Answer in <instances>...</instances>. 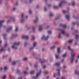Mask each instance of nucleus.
<instances>
[{
	"label": "nucleus",
	"mask_w": 79,
	"mask_h": 79,
	"mask_svg": "<svg viewBox=\"0 0 79 79\" xmlns=\"http://www.w3.org/2000/svg\"><path fill=\"white\" fill-rule=\"evenodd\" d=\"M17 36H18V35L13 34L12 35V36L10 37V39H12L13 38L16 37H17Z\"/></svg>",
	"instance_id": "6e6552de"
},
{
	"label": "nucleus",
	"mask_w": 79,
	"mask_h": 79,
	"mask_svg": "<svg viewBox=\"0 0 79 79\" xmlns=\"http://www.w3.org/2000/svg\"><path fill=\"white\" fill-rule=\"evenodd\" d=\"M57 71L58 72L57 73L58 75L59 76H60V69H57Z\"/></svg>",
	"instance_id": "f3484780"
},
{
	"label": "nucleus",
	"mask_w": 79,
	"mask_h": 79,
	"mask_svg": "<svg viewBox=\"0 0 79 79\" xmlns=\"http://www.w3.org/2000/svg\"><path fill=\"white\" fill-rule=\"evenodd\" d=\"M37 43L36 42L34 43L33 44L34 47L31 48H30V50H33V49L34 48V47H36V45H37Z\"/></svg>",
	"instance_id": "0eeeda50"
},
{
	"label": "nucleus",
	"mask_w": 79,
	"mask_h": 79,
	"mask_svg": "<svg viewBox=\"0 0 79 79\" xmlns=\"http://www.w3.org/2000/svg\"><path fill=\"white\" fill-rule=\"evenodd\" d=\"M18 31V27H16L15 28V32H17Z\"/></svg>",
	"instance_id": "2f4dec72"
},
{
	"label": "nucleus",
	"mask_w": 79,
	"mask_h": 79,
	"mask_svg": "<svg viewBox=\"0 0 79 79\" xmlns=\"http://www.w3.org/2000/svg\"><path fill=\"white\" fill-rule=\"evenodd\" d=\"M25 69L26 70H28L29 69V68H28V67H26L25 68Z\"/></svg>",
	"instance_id": "69168bd1"
},
{
	"label": "nucleus",
	"mask_w": 79,
	"mask_h": 79,
	"mask_svg": "<svg viewBox=\"0 0 79 79\" xmlns=\"http://www.w3.org/2000/svg\"><path fill=\"white\" fill-rule=\"evenodd\" d=\"M29 13H30V14H31V13H32V11L31 10H30L29 11Z\"/></svg>",
	"instance_id": "0e129e2a"
},
{
	"label": "nucleus",
	"mask_w": 79,
	"mask_h": 79,
	"mask_svg": "<svg viewBox=\"0 0 79 79\" xmlns=\"http://www.w3.org/2000/svg\"><path fill=\"white\" fill-rule=\"evenodd\" d=\"M6 75H4V76L2 77L3 79H5V78H6Z\"/></svg>",
	"instance_id": "3c124183"
},
{
	"label": "nucleus",
	"mask_w": 79,
	"mask_h": 79,
	"mask_svg": "<svg viewBox=\"0 0 79 79\" xmlns=\"http://www.w3.org/2000/svg\"><path fill=\"white\" fill-rule=\"evenodd\" d=\"M60 47L58 48H57V52L58 53H60Z\"/></svg>",
	"instance_id": "412c9836"
},
{
	"label": "nucleus",
	"mask_w": 79,
	"mask_h": 79,
	"mask_svg": "<svg viewBox=\"0 0 79 79\" xmlns=\"http://www.w3.org/2000/svg\"><path fill=\"white\" fill-rule=\"evenodd\" d=\"M46 68V66L45 65H44L43 67V69H45V68Z\"/></svg>",
	"instance_id": "052dcab7"
},
{
	"label": "nucleus",
	"mask_w": 79,
	"mask_h": 79,
	"mask_svg": "<svg viewBox=\"0 0 79 79\" xmlns=\"http://www.w3.org/2000/svg\"><path fill=\"white\" fill-rule=\"evenodd\" d=\"M48 34H52V31H48Z\"/></svg>",
	"instance_id": "c9c22d12"
},
{
	"label": "nucleus",
	"mask_w": 79,
	"mask_h": 79,
	"mask_svg": "<svg viewBox=\"0 0 79 79\" xmlns=\"http://www.w3.org/2000/svg\"><path fill=\"white\" fill-rule=\"evenodd\" d=\"M34 71H33L31 72L30 74H34Z\"/></svg>",
	"instance_id": "37998d69"
},
{
	"label": "nucleus",
	"mask_w": 79,
	"mask_h": 79,
	"mask_svg": "<svg viewBox=\"0 0 79 79\" xmlns=\"http://www.w3.org/2000/svg\"><path fill=\"white\" fill-rule=\"evenodd\" d=\"M63 13H68V11L66 10H63Z\"/></svg>",
	"instance_id": "09e8293b"
},
{
	"label": "nucleus",
	"mask_w": 79,
	"mask_h": 79,
	"mask_svg": "<svg viewBox=\"0 0 79 79\" xmlns=\"http://www.w3.org/2000/svg\"><path fill=\"white\" fill-rule=\"evenodd\" d=\"M43 27L42 25H40L39 27V31H42L43 30Z\"/></svg>",
	"instance_id": "9b49d317"
},
{
	"label": "nucleus",
	"mask_w": 79,
	"mask_h": 79,
	"mask_svg": "<svg viewBox=\"0 0 79 79\" xmlns=\"http://www.w3.org/2000/svg\"><path fill=\"white\" fill-rule=\"evenodd\" d=\"M60 26H61V27H63V28H66V24L63 25L62 24H60Z\"/></svg>",
	"instance_id": "f8f14e48"
},
{
	"label": "nucleus",
	"mask_w": 79,
	"mask_h": 79,
	"mask_svg": "<svg viewBox=\"0 0 79 79\" xmlns=\"http://www.w3.org/2000/svg\"><path fill=\"white\" fill-rule=\"evenodd\" d=\"M16 62L14 61L12 62V64H13V65H15V64H16Z\"/></svg>",
	"instance_id": "4c0bfd02"
},
{
	"label": "nucleus",
	"mask_w": 79,
	"mask_h": 79,
	"mask_svg": "<svg viewBox=\"0 0 79 79\" xmlns=\"http://www.w3.org/2000/svg\"><path fill=\"white\" fill-rule=\"evenodd\" d=\"M2 57L3 58H6V57H7V56L6 55H3L2 56Z\"/></svg>",
	"instance_id": "ea45409f"
},
{
	"label": "nucleus",
	"mask_w": 79,
	"mask_h": 79,
	"mask_svg": "<svg viewBox=\"0 0 79 79\" xmlns=\"http://www.w3.org/2000/svg\"><path fill=\"white\" fill-rule=\"evenodd\" d=\"M32 29H33V31L34 32L35 31V27H33Z\"/></svg>",
	"instance_id": "49530a36"
},
{
	"label": "nucleus",
	"mask_w": 79,
	"mask_h": 79,
	"mask_svg": "<svg viewBox=\"0 0 79 79\" xmlns=\"http://www.w3.org/2000/svg\"><path fill=\"white\" fill-rule=\"evenodd\" d=\"M55 57L56 59H58V58H59V55H58L57 54L55 55Z\"/></svg>",
	"instance_id": "a878e982"
},
{
	"label": "nucleus",
	"mask_w": 79,
	"mask_h": 79,
	"mask_svg": "<svg viewBox=\"0 0 79 79\" xmlns=\"http://www.w3.org/2000/svg\"><path fill=\"white\" fill-rule=\"evenodd\" d=\"M72 5L73 6H74V5H75V2H74V1H73L72 2Z\"/></svg>",
	"instance_id": "72a5a7b5"
},
{
	"label": "nucleus",
	"mask_w": 79,
	"mask_h": 79,
	"mask_svg": "<svg viewBox=\"0 0 79 79\" xmlns=\"http://www.w3.org/2000/svg\"><path fill=\"white\" fill-rule=\"evenodd\" d=\"M55 48V46H53L52 47H51L50 48V49L51 50H52V49H54Z\"/></svg>",
	"instance_id": "c85d7f7f"
},
{
	"label": "nucleus",
	"mask_w": 79,
	"mask_h": 79,
	"mask_svg": "<svg viewBox=\"0 0 79 79\" xmlns=\"http://www.w3.org/2000/svg\"><path fill=\"white\" fill-rule=\"evenodd\" d=\"M35 40V36L34 35H32L31 36V40Z\"/></svg>",
	"instance_id": "bb28decb"
},
{
	"label": "nucleus",
	"mask_w": 79,
	"mask_h": 79,
	"mask_svg": "<svg viewBox=\"0 0 79 79\" xmlns=\"http://www.w3.org/2000/svg\"><path fill=\"white\" fill-rule=\"evenodd\" d=\"M39 61H40V62H41V64L44 63H45V62L46 61L44 59H43V60L40 59Z\"/></svg>",
	"instance_id": "9d476101"
},
{
	"label": "nucleus",
	"mask_w": 79,
	"mask_h": 79,
	"mask_svg": "<svg viewBox=\"0 0 79 79\" xmlns=\"http://www.w3.org/2000/svg\"><path fill=\"white\" fill-rule=\"evenodd\" d=\"M79 55L77 56V59H79Z\"/></svg>",
	"instance_id": "774afa93"
},
{
	"label": "nucleus",
	"mask_w": 79,
	"mask_h": 79,
	"mask_svg": "<svg viewBox=\"0 0 79 79\" xmlns=\"http://www.w3.org/2000/svg\"><path fill=\"white\" fill-rule=\"evenodd\" d=\"M13 29V27H10L8 29H7L6 30L7 32H9L11 30H12V29Z\"/></svg>",
	"instance_id": "1a4fd4ad"
},
{
	"label": "nucleus",
	"mask_w": 79,
	"mask_h": 79,
	"mask_svg": "<svg viewBox=\"0 0 79 79\" xmlns=\"http://www.w3.org/2000/svg\"><path fill=\"white\" fill-rule=\"evenodd\" d=\"M3 70V68L2 67H0V71Z\"/></svg>",
	"instance_id": "680f3d73"
},
{
	"label": "nucleus",
	"mask_w": 79,
	"mask_h": 79,
	"mask_svg": "<svg viewBox=\"0 0 79 79\" xmlns=\"http://www.w3.org/2000/svg\"><path fill=\"white\" fill-rule=\"evenodd\" d=\"M62 33V34H66V33H65V31H64V30L62 29H60L59 30Z\"/></svg>",
	"instance_id": "dca6fc26"
},
{
	"label": "nucleus",
	"mask_w": 79,
	"mask_h": 79,
	"mask_svg": "<svg viewBox=\"0 0 79 79\" xmlns=\"http://www.w3.org/2000/svg\"><path fill=\"white\" fill-rule=\"evenodd\" d=\"M4 50L3 49V48H2L0 50V52H3Z\"/></svg>",
	"instance_id": "a19ab883"
},
{
	"label": "nucleus",
	"mask_w": 79,
	"mask_h": 79,
	"mask_svg": "<svg viewBox=\"0 0 79 79\" xmlns=\"http://www.w3.org/2000/svg\"><path fill=\"white\" fill-rule=\"evenodd\" d=\"M40 58V55L39 54L37 55H36V56L35 57V58L36 59H39Z\"/></svg>",
	"instance_id": "5701e85b"
},
{
	"label": "nucleus",
	"mask_w": 79,
	"mask_h": 79,
	"mask_svg": "<svg viewBox=\"0 0 79 79\" xmlns=\"http://www.w3.org/2000/svg\"><path fill=\"white\" fill-rule=\"evenodd\" d=\"M38 64V63L37 62L36 64H35L34 67L37 68Z\"/></svg>",
	"instance_id": "cd10ccee"
},
{
	"label": "nucleus",
	"mask_w": 79,
	"mask_h": 79,
	"mask_svg": "<svg viewBox=\"0 0 79 79\" xmlns=\"http://www.w3.org/2000/svg\"><path fill=\"white\" fill-rule=\"evenodd\" d=\"M21 16H22V18H23V17H24V13H22Z\"/></svg>",
	"instance_id": "bf43d9fd"
},
{
	"label": "nucleus",
	"mask_w": 79,
	"mask_h": 79,
	"mask_svg": "<svg viewBox=\"0 0 79 79\" xmlns=\"http://www.w3.org/2000/svg\"><path fill=\"white\" fill-rule=\"evenodd\" d=\"M58 8V7L57 6H54L53 7V8H54V9H57V8Z\"/></svg>",
	"instance_id": "79ce46f5"
},
{
	"label": "nucleus",
	"mask_w": 79,
	"mask_h": 79,
	"mask_svg": "<svg viewBox=\"0 0 79 79\" xmlns=\"http://www.w3.org/2000/svg\"><path fill=\"white\" fill-rule=\"evenodd\" d=\"M15 19L14 17H10V19L7 21V23H10L11 21H15Z\"/></svg>",
	"instance_id": "7ed1b4c3"
},
{
	"label": "nucleus",
	"mask_w": 79,
	"mask_h": 79,
	"mask_svg": "<svg viewBox=\"0 0 79 79\" xmlns=\"http://www.w3.org/2000/svg\"><path fill=\"white\" fill-rule=\"evenodd\" d=\"M20 44V43L19 42L18 43L15 42L13 44V45L12 46V48L15 49V50H16L18 48V47H16V46H18Z\"/></svg>",
	"instance_id": "f03ea898"
},
{
	"label": "nucleus",
	"mask_w": 79,
	"mask_h": 79,
	"mask_svg": "<svg viewBox=\"0 0 79 79\" xmlns=\"http://www.w3.org/2000/svg\"><path fill=\"white\" fill-rule=\"evenodd\" d=\"M66 36H67V37H68V36H69V34H66Z\"/></svg>",
	"instance_id": "e2e57ef3"
},
{
	"label": "nucleus",
	"mask_w": 79,
	"mask_h": 79,
	"mask_svg": "<svg viewBox=\"0 0 79 79\" xmlns=\"http://www.w3.org/2000/svg\"><path fill=\"white\" fill-rule=\"evenodd\" d=\"M68 48L69 50H70L72 52H71V57H70L71 59V63H73V62H74V60L73 57L74 56V54L73 53V52H75V50L71 48V47L69 46H68Z\"/></svg>",
	"instance_id": "f257e3e1"
},
{
	"label": "nucleus",
	"mask_w": 79,
	"mask_h": 79,
	"mask_svg": "<svg viewBox=\"0 0 79 79\" xmlns=\"http://www.w3.org/2000/svg\"><path fill=\"white\" fill-rule=\"evenodd\" d=\"M75 38L76 39H79V36L78 35H75Z\"/></svg>",
	"instance_id": "c756f323"
},
{
	"label": "nucleus",
	"mask_w": 79,
	"mask_h": 79,
	"mask_svg": "<svg viewBox=\"0 0 79 79\" xmlns=\"http://www.w3.org/2000/svg\"><path fill=\"white\" fill-rule=\"evenodd\" d=\"M77 23H75V22H73L72 23V25L73 26H74V25H75L76 24H77Z\"/></svg>",
	"instance_id": "58836bf2"
},
{
	"label": "nucleus",
	"mask_w": 79,
	"mask_h": 79,
	"mask_svg": "<svg viewBox=\"0 0 79 79\" xmlns=\"http://www.w3.org/2000/svg\"><path fill=\"white\" fill-rule=\"evenodd\" d=\"M60 17V16H58L56 18V19H58Z\"/></svg>",
	"instance_id": "864d4df0"
},
{
	"label": "nucleus",
	"mask_w": 79,
	"mask_h": 79,
	"mask_svg": "<svg viewBox=\"0 0 79 79\" xmlns=\"http://www.w3.org/2000/svg\"><path fill=\"white\" fill-rule=\"evenodd\" d=\"M11 79H15V77H11Z\"/></svg>",
	"instance_id": "338daca9"
},
{
	"label": "nucleus",
	"mask_w": 79,
	"mask_h": 79,
	"mask_svg": "<svg viewBox=\"0 0 79 79\" xmlns=\"http://www.w3.org/2000/svg\"><path fill=\"white\" fill-rule=\"evenodd\" d=\"M24 21V20L23 19H22L21 20V23H23Z\"/></svg>",
	"instance_id": "de8ad7c7"
},
{
	"label": "nucleus",
	"mask_w": 79,
	"mask_h": 79,
	"mask_svg": "<svg viewBox=\"0 0 79 79\" xmlns=\"http://www.w3.org/2000/svg\"><path fill=\"white\" fill-rule=\"evenodd\" d=\"M77 44V41L74 44V45H76Z\"/></svg>",
	"instance_id": "13d9d810"
},
{
	"label": "nucleus",
	"mask_w": 79,
	"mask_h": 79,
	"mask_svg": "<svg viewBox=\"0 0 79 79\" xmlns=\"http://www.w3.org/2000/svg\"><path fill=\"white\" fill-rule=\"evenodd\" d=\"M36 55H37V54H36V53L34 52L33 53V56H35Z\"/></svg>",
	"instance_id": "c03bdc74"
},
{
	"label": "nucleus",
	"mask_w": 79,
	"mask_h": 79,
	"mask_svg": "<svg viewBox=\"0 0 79 79\" xmlns=\"http://www.w3.org/2000/svg\"><path fill=\"white\" fill-rule=\"evenodd\" d=\"M22 39H29V37L27 36L23 35L22 36Z\"/></svg>",
	"instance_id": "ddd939ff"
},
{
	"label": "nucleus",
	"mask_w": 79,
	"mask_h": 79,
	"mask_svg": "<svg viewBox=\"0 0 79 79\" xmlns=\"http://www.w3.org/2000/svg\"><path fill=\"white\" fill-rule=\"evenodd\" d=\"M61 33H60L59 34V35L57 37L58 38H61Z\"/></svg>",
	"instance_id": "393cba45"
},
{
	"label": "nucleus",
	"mask_w": 79,
	"mask_h": 79,
	"mask_svg": "<svg viewBox=\"0 0 79 79\" xmlns=\"http://www.w3.org/2000/svg\"><path fill=\"white\" fill-rule=\"evenodd\" d=\"M41 73H42L41 70H40V73H38L36 74V77H32V79H37V77H38V76L41 74Z\"/></svg>",
	"instance_id": "423d86ee"
},
{
	"label": "nucleus",
	"mask_w": 79,
	"mask_h": 79,
	"mask_svg": "<svg viewBox=\"0 0 79 79\" xmlns=\"http://www.w3.org/2000/svg\"><path fill=\"white\" fill-rule=\"evenodd\" d=\"M8 69V67L6 66L4 67V70H7Z\"/></svg>",
	"instance_id": "473e14b6"
},
{
	"label": "nucleus",
	"mask_w": 79,
	"mask_h": 79,
	"mask_svg": "<svg viewBox=\"0 0 79 79\" xmlns=\"http://www.w3.org/2000/svg\"><path fill=\"white\" fill-rule=\"evenodd\" d=\"M38 20H39V19L37 17H36V19L34 20V23H37L38 21Z\"/></svg>",
	"instance_id": "6ab92c4d"
},
{
	"label": "nucleus",
	"mask_w": 79,
	"mask_h": 79,
	"mask_svg": "<svg viewBox=\"0 0 79 79\" xmlns=\"http://www.w3.org/2000/svg\"><path fill=\"white\" fill-rule=\"evenodd\" d=\"M20 72V70H19V69H18L17 70V73H19Z\"/></svg>",
	"instance_id": "e433bc0d"
},
{
	"label": "nucleus",
	"mask_w": 79,
	"mask_h": 79,
	"mask_svg": "<svg viewBox=\"0 0 79 79\" xmlns=\"http://www.w3.org/2000/svg\"><path fill=\"white\" fill-rule=\"evenodd\" d=\"M49 15L50 17H52L53 16V14L52 12H50L49 14Z\"/></svg>",
	"instance_id": "aec40b11"
},
{
	"label": "nucleus",
	"mask_w": 79,
	"mask_h": 79,
	"mask_svg": "<svg viewBox=\"0 0 79 79\" xmlns=\"http://www.w3.org/2000/svg\"><path fill=\"white\" fill-rule=\"evenodd\" d=\"M8 46V44H7V43H6L5 44V47H6Z\"/></svg>",
	"instance_id": "6e6d98bb"
},
{
	"label": "nucleus",
	"mask_w": 79,
	"mask_h": 79,
	"mask_svg": "<svg viewBox=\"0 0 79 79\" xmlns=\"http://www.w3.org/2000/svg\"><path fill=\"white\" fill-rule=\"evenodd\" d=\"M4 22H5L4 20L0 21V28L2 27L4 28H5V26L3 25V23Z\"/></svg>",
	"instance_id": "39448f33"
},
{
	"label": "nucleus",
	"mask_w": 79,
	"mask_h": 79,
	"mask_svg": "<svg viewBox=\"0 0 79 79\" xmlns=\"http://www.w3.org/2000/svg\"><path fill=\"white\" fill-rule=\"evenodd\" d=\"M77 62H78V59H77L75 60V63H77Z\"/></svg>",
	"instance_id": "8fccbe9b"
},
{
	"label": "nucleus",
	"mask_w": 79,
	"mask_h": 79,
	"mask_svg": "<svg viewBox=\"0 0 79 79\" xmlns=\"http://www.w3.org/2000/svg\"><path fill=\"white\" fill-rule=\"evenodd\" d=\"M66 3V1H62L60 3L59 6H61V5H62V3Z\"/></svg>",
	"instance_id": "4468645a"
},
{
	"label": "nucleus",
	"mask_w": 79,
	"mask_h": 79,
	"mask_svg": "<svg viewBox=\"0 0 79 79\" xmlns=\"http://www.w3.org/2000/svg\"><path fill=\"white\" fill-rule=\"evenodd\" d=\"M66 18L67 19V20H69V15H67L65 16Z\"/></svg>",
	"instance_id": "4be33fe9"
},
{
	"label": "nucleus",
	"mask_w": 79,
	"mask_h": 79,
	"mask_svg": "<svg viewBox=\"0 0 79 79\" xmlns=\"http://www.w3.org/2000/svg\"><path fill=\"white\" fill-rule=\"evenodd\" d=\"M44 9L45 11H47V7H46L45 6L44 7Z\"/></svg>",
	"instance_id": "5fc2aeb1"
},
{
	"label": "nucleus",
	"mask_w": 79,
	"mask_h": 79,
	"mask_svg": "<svg viewBox=\"0 0 79 79\" xmlns=\"http://www.w3.org/2000/svg\"><path fill=\"white\" fill-rule=\"evenodd\" d=\"M23 73L24 74H27V73L26 71H25L23 72Z\"/></svg>",
	"instance_id": "a18cd8bd"
},
{
	"label": "nucleus",
	"mask_w": 79,
	"mask_h": 79,
	"mask_svg": "<svg viewBox=\"0 0 79 79\" xmlns=\"http://www.w3.org/2000/svg\"><path fill=\"white\" fill-rule=\"evenodd\" d=\"M3 36L4 37V40H6V35H6V34H3Z\"/></svg>",
	"instance_id": "a211bd4d"
},
{
	"label": "nucleus",
	"mask_w": 79,
	"mask_h": 79,
	"mask_svg": "<svg viewBox=\"0 0 79 79\" xmlns=\"http://www.w3.org/2000/svg\"><path fill=\"white\" fill-rule=\"evenodd\" d=\"M27 57H25L23 58V60L24 61H26V60H27Z\"/></svg>",
	"instance_id": "f704fd0d"
},
{
	"label": "nucleus",
	"mask_w": 79,
	"mask_h": 79,
	"mask_svg": "<svg viewBox=\"0 0 79 79\" xmlns=\"http://www.w3.org/2000/svg\"><path fill=\"white\" fill-rule=\"evenodd\" d=\"M61 79H65V77L63 76L61 78Z\"/></svg>",
	"instance_id": "4d7b16f0"
},
{
	"label": "nucleus",
	"mask_w": 79,
	"mask_h": 79,
	"mask_svg": "<svg viewBox=\"0 0 79 79\" xmlns=\"http://www.w3.org/2000/svg\"><path fill=\"white\" fill-rule=\"evenodd\" d=\"M66 55H67V53H65L64 55H62V57H63V58H64V57H66Z\"/></svg>",
	"instance_id": "b1692460"
},
{
	"label": "nucleus",
	"mask_w": 79,
	"mask_h": 79,
	"mask_svg": "<svg viewBox=\"0 0 79 79\" xmlns=\"http://www.w3.org/2000/svg\"><path fill=\"white\" fill-rule=\"evenodd\" d=\"M48 38H49V36H48L47 37H45V35H43L42 38V40H48Z\"/></svg>",
	"instance_id": "20e7f679"
},
{
	"label": "nucleus",
	"mask_w": 79,
	"mask_h": 79,
	"mask_svg": "<svg viewBox=\"0 0 79 79\" xmlns=\"http://www.w3.org/2000/svg\"><path fill=\"white\" fill-rule=\"evenodd\" d=\"M54 65L59 67L60 66V63L59 62L56 63L54 64Z\"/></svg>",
	"instance_id": "2eb2a0df"
},
{
	"label": "nucleus",
	"mask_w": 79,
	"mask_h": 79,
	"mask_svg": "<svg viewBox=\"0 0 79 79\" xmlns=\"http://www.w3.org/2000/svg\"><path fill=\"white\" fill-rule=\"evenodd\" d=\"M73 40H69L68 41V42H69V43H72V42H73Z\"/></svg>",
	"instance_id": "7c9ffc66"
},
{
	"label": "nucleus",
	"mask_w": 79,
	"mask_h": 79,
	"mask_svg": "<svg viewBox=\"0 0 79 79\" xmlns=\"http://www.w3.org/2000/svg\"><path fill=\"white\" fill-rule=\"evenodd\" d=\"M27 43L26 42L24 44V46L26 47V46H27Z\"/></svg>",
	"instance_id": "603ef678"
}]
</instances>
